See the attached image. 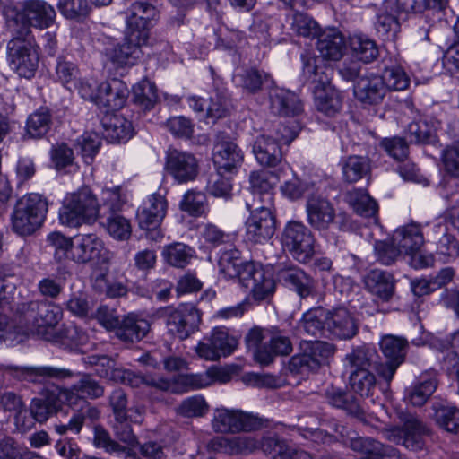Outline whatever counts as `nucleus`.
<instances>
[{
  "instance_id": "nucleus-1",
  "label": "nucleus",
  "mask_w": 459,
  "mask_h": 459,
  "mask_svg": "<svg viewBox=\"0 0 459 459\" xmlns=\"http://www.w3.org/2000/svg\"><path fill=\"white\" fill-rule=\"evenodd\" d=\"M22 313L21 321L25 325L26 334H36L50 342H59L67 338L78 345L84 343V337L79 334L75 326L68 328L65 334L56 330L62 317V310L54 304L32 301L23 307Z\"/></svg>"
},
{
  "instance_id": "nucleus-2",
  "label": "nucleus",
  "mask_w": 459,
  "mask_h": 459,
  "mask_svg": "<svg viewBox=\"0 0 459 459\" xmlns=\"http://www.w3.org/2000/svg\"><path fill=\"white\" fill-rule=\"evenodd\" d=\"M47 242L52 249L53 258L61 265L73 262L84 264L98 260L104 250V243L96 234H79L69 238L58 231H53L47 237Z\"/></svg>"
},
{
  "instance_id": "nucleus-3",
  "label": "nucleus",
  "mask_w": 459,
  "mask_h": 459,
  "mask_svg": "<svg viewBox=\"0 0 459 459\" xmlns=\"http://www.w3.org/2000/svg\"><path fill=\"white\" fill-rule=\"evenodd\" d=\"M303 76L313 85L316 108L327 117H333L342 108L341 93L331 84L333 69L323 58L309 53L302 54Z\"/></svg>"
},
{
  "instance_id": "nucleus-4",
  "label": "nucleus",
  "mask_w": 459,
  "mask_h": 459,
  "mask_svg": "<svg viewBox=\"0 0 459 459\" xmlns=\"http://www.w3.org/2000/svg\"><path fill=\"white\" fill-rule=\"evenodd\" d=\"M5 26L10 33L32 35L30 28L45 30L54 25L56 13L45 0H22L16 4H6L3 9Z\"/></svg>"
},
{
  "instance_id": "nucleus-5",
  "label": "nucleus",
  "mask_w": 459,
  "mask_h": 459,
  "mask_svg": "<svg viewBox=\"0 0 459 459\" xmlns=\"http://www.w3.org/2000/svg\"><path fill=\"white\" fill-rule=\"evenodd\" d=\"M259 447L273 459H312L307 452L293 448L274 437L258 441L252 436L218 437L207 444V448L211 451L230 455L251 453Z\"/></svg>"
},
{
  "instance_id": "nucleus-6",
  "label": "nucleus",
  "mask_w": 459,
  "mask_h": 459,
  "mask_svg": "<svg viewBox=\"0 0 459 459\" xmlns=\"http://www.w3.org/2000/svg\"><path fill=\"white\" fill-rule=\"evenodd\" d=\"M7 45L10 68L19 76L31 79L35 76L39 63V48L34 36L25 31V36L11 33Z\"/></svg>"
},
{
  "instance_id": "nucleus-7",
  "label": "nucleus",
  "mask_w": 459,
  "mask_h": 459,
  "mask_svg": "<svg viewBox=\"0 0 459 459\" xmlns=\"http://www.w3.org/2000/svg\"><path fill=\"white\" fill-rule=\"evenodd\" d=\"M99 213V204L88 187L65 196L59 210L58 218L62 225L79 227L93 222Z\"/></svg>"
},
{
  "instance_id": "nucleus-8",
  "label": "nucleus",
  "mask_w": 459,
  "mask_h": 459,
  "mask_svg": "<svg viewBox=\"0 0 459 459\" xmlns=\"http://www.w3.org/2000/svg\"><path fill=\"white\" fill-rule=\"evenodd\" d=\"M48 201L42 195L31 193L21 197L12 215V228L21 236L34 233L44 222Z\"/></svg>"
},
{
  "instance_id": "nucleus-9",
  "label": "nucleus",
  "mask_w": 459,
  "mask_h": 459,
  "mask_svg": "<svg viewBox=\"0 0 459 459\" xmlns=\"http://www.w3.org/2000/svg\"><path fill=\"white\" fill-rule=\"evenodd\" d=\"M281 243L283 249L300 263L309 262L316 253L314 235L301 221H290L285 224Z\"/></svg>"
},
{
  "instance_id": "nucleus-10",
  "label": "nucleus",
  "mask_w": 459,
  "mask_h": 459,
  "mask_svg": "<svg viewBox=\"0 0 459 459\" xmlns=\"http://www.w3.org/2000/svg\"><path fill=\"white\" fill-rule=\"evenodd\" d=\"M79 396L67 388L53 386L44 390L40 397H36L30 403L32 418L39 422H45L50 416L61 410L64 404L73 406Z\"/></svg>"
},
{
  "instance_id": "nucleus-11",
  "label": "nucleus",
  "mask_w": 459,
  "mask_h": 459,
  "mask_svg": "<svg viewBox=\"0 0 459 459\" xmlns=\"http://www.w3.org/2000/svg\"><path fill=\"white\" fill-rule=\"evenodd\" d=\"M291 172L289 164H281L275 172L258 170L251 173L249 177L254 201L252 204L246 202V206L251 210L252 206L256 204L273 205L274 195L273 188L281 178L287 176Z\"/></svg>"
},
{
  "instance_id": "nucleus-12",
  "label": "nucleus",
  "mask_w": 459,
  "mask_h": 459,
  "mask_svg": "<svg viewBox=\"0 0 459 459\" xmlns=\"http://www.w3.org/2000/svg\"><path fill=\"white\" fill-rule=\"evenodd\" d=\"M245 222V235L247 241L262 244L274 235L276 219L273 205L256 204Z\"/></svg>"
},
{
  "instance_id": "nucleus-13",
  "label": "nucleus",
  "mask_w": 459,
  "mask_h": 459,
  "mask_svg": "<svg viewBox=\"0 0 459 459\" xmlns=\"http://www.w3.org/2000/svg\"><path fill=\"white\" fill-rule=\"evenodd\" d=\"M301 352L290 359V367L301 373L316 371L328 363L333 355L332 344L320 341H303L300 343Z\"/></svg>"
},
{
  "instance_id": "nucleus-14",
  "label": "nucleus",
  "mask_w": 459,
  "mask_h": 459,
  "mask_svg": "<svg viewBox=\"0 0 459 459\" xmlns=\"http://www.w3.org/2000/svg\"><path fill=\"white\" fill-rule=\"evenodd\" d=\"M239 284L249 291L253 299L262 301L275 290V281L271 270L258 263H247L241 274Z\"/></svg>"
},
{
  "instance_id": "nucleus-15",
  "label": "nucleus",
  "mask_w": 459,
  "mask_h": 459,
  "mask_svg": "<svg viewBox=\"0 0 459 459\" xmlns=\"http://www.w3.org/2000/svg\"><path fill=\"white\" fill-rule=\"evenodd\" d=\"M157 16V9L152 4L142 0L134 3L126 14V32L128 33V39L148 42L150 30L154 25Z\"/></svg>"
},
{
  "instance_id": "nucleus-16",
  "label": "nucleus",
  "mask_w": 459,
  "mask_h": 459,
  "mask_svg": "<svg viewBox=\"0 0 459 459\" xmlns=\"http://www.w3.org/2000/svg\"><path fill=\"white\" fill-rule=\"evenodd\" d=\"M160 316L167 317L169 332L183 340L197 327L201 315L193 304H181L178 307H164L159 311Z\"/></svg>"
},
{
  "instance_id": "nucleus-17",
  "label": "nucleus",
  "mask_w": 459,
  "mask_h": 459,
  "mask_svg": "<svg viewBox=\"0 0 459 459\" xmlns=\"http://www.w3.org/2000/svg\"><path fill=\"white\" fill-rule=\"evenodd\" d=\"M403 428L386 425L383 429V436L389 441L403 444L409 449L418 450L423 446L422 437L426 433V428L411 415H399Z\"/></svg>"
},
{
  "instance_id": "nucleus-18",
  "label": "nucleus",
  "mask_w": 459,
  "mask_h": 459,
  "mask_svg": "<svg viewBox=\"0 0 459 459\" xmlns=\"http://www.w3.org/2000/svg\"><path fill=\"white\" fill-rule=\"evenodd\" d=\"M145 40L129 39L125 33L123 43H117L113 39H108L104 54L115 67H131L135 65L143 56V47L147 45Z\"/></svg>"
},
{
  "instance_id": "nucleus-19",
  "label": "nucleus",
  "mask_w": 459,
  "mask_h": 459,
  "mask_svg": "<svg viewBox=\"0 0 459 459\" xmlns=\"http://www.w3.org/2000/svg\"><path fill=\"white\" fill-rule=\"evenodd\" d=\"M282 130L283 132L277 140L272 139L264 134L256 137L253 146V152L256 160L261 165L269 168H276L283 164L281 162L280 143H290L295 139L296 134L287 126H283Z\"/></svg>"
},
{
  "instance_id": "nucleus-20",
  "label": "nucleus",
  "mask_w": 459,
  "mask_h": 459,
  "mask_svg": "<svg viewBox=\"0 0 459 459\" xmlns=\"http://www.w3.org/2000/svg\"><path fill=\"white\" fill-rule=\"evenodd\" d=\"M212 428L216 432L250 431L261 425L257 417L239 410L224 407L214 411Z\"/></svg>"
},
{
  "instance_id": "nucleus-21",
  "label": "nucleus",
  "mask_w": 459,
  "mask_h": 459,
  "mask_svg": "<svg viewBox=\"0 0 459 459\" xmlns=\"http://www.w3.org/2000/svg\"><path fill=\"white\" fill-rule=\"evenodd\" d=\"M210 377L204 373L179 375L169 379L159 375L147 374L145 385L175 394L209 386Z\"/></svg>"
},
{
  "instance_id": "nucleus-22",
  "label": "nucleus",
  "mask_w": 459,
  "mask_h": 459,
  "mask_svg": "<svg viewBox=\"0 0 459 459\" xmlns=\"http://www.w3.org/2000/svg\"><path fill=\"white\" fill-rule=\"evenodd\" d=\"M87 362L96 368L97 375L108 380L132 387H139L146 384L147 375L142 376L130 370L115 368L114 361L106 356H91L88 358Z\"/></svg>"
},
{
  "instance_id": "nucleus-23",
  "label": "nucleus",
  "mask_w": 459,
  "mask_h": 459,
  "mask_svg": "<svg viewBox=\"0 0 459 459\" xmlns=\"http://www.w3.org/2000/svg\"><path fill=\"white\" fill-rule=\"evenodd\" d=\"M379 345L383 354L389 361L385 364L379 363L377 372L380 377L390 381L403 360L407 342L402 337L387 334L382 337Z\"/></svg>"
},
{
  "instance_id": "nucleus-24",
  "label": "nucleus",
  "mask_w": 459,
  "mask_h": 459,
  "mask_svg": "<svg viewBox=\"0 0 459 459\" xmlns=\"http://www.w3.org/2000/svg\"><path fill=\"white\" fill-rule=\"evenodd\" d=\"M353 94L361 103L377 105L386 94V87L379 74L367 73L359 76L353 85Z\"/></svg>"
},
{
  "instance_id": "nucleus-25",
  "label": "nucleus",
  "mask_w": 459,
  "mask_h": 459,
  "mask_svg": "<svg viewBox=\"0 0 459 459\" xmlns=\"http://www.w3.org/2000/svg\"><path fill=\"white\" fill-rule=\"evenodd\" d=\"M306 213L308 224L316 230H328L335 219L333 204L318 195H312L307 198Z\"/></svg>"
},
{
  "instance_id": "nucleus-26",
  "label": "nucleus",
  "mask_w": 459,
  "mask_h": 459,
  "mask_svg": "<svg viewBox=\"0 0 459 459\" xmlns=\"http://www.w3.org/2000/svg\"><path fill=\"white\" fill-rule=\"evenodd\" d=\"M197 168V160L191 153L174 149L167 154L166 169L178 183L193 180Z\"/></svg>"
},
{
  "instance_id": "nucleus-27",
  "label": "nucleus",
  "mask_w": 459,
  "mask_h": 459,
  "mask_svg": "<svg viewBox=\"0 0 459 459\" xmlns=\"http://www.w3.org/2000/svg\"><path fill=\"white\" fill-rule=\"evenodd\" d=\"M127 92L126 84L120 80L103 82L98 85L95 104L100 108L106 109V114H110L109 111L119 109L125 105Z\"/></svg>"
},
{
  "instance_id": "nucleus-28",
  "label": "nucleus",
  "mask_w": 459,
  "mask_h": 459,
  "mask_svg": "<svg viewBox=\"0 0 459 459\" xmlns=\"http://www.w3.org/2000/svg\"><path fill=\"white\" fill-rule=\"evenodd\" d=\"M167 209L168 203L163 195H151L138 208L137 218L140 227L147 230L156 229L165 218Z\"/></svg>"
},
{
  "instance_id": "nucleus-29",
  "label": "nucleus",
  "mask_w": 459,
  "mask_h": 459,
  "mask_svg": "<svg viewBox=\"0 0 459 459\" xmlns=\"http://www.w3.org/2000/svg\"><path fill=\"white\" fill-rule=\"evenodd\" d=\"M244 155L233 142L218 143L213 149V162L217 171L235 173L241 166Z\"/></svg>"
},
{
  "instance_id": "nucleus-30",
  "label": "nucleus",
  "mask_w": 459,
  "mask_h": 459,
  "mask_svg": "<svg viewBox=\"0 0 459 459\" xmlns=\"http://www.w3.org/2000/svg\"><path fill=\"white\" fill-rule=\"evenodd\" d=\"M316 48L324 59L340 60L346 48L344 36L335 28L325 29L317 36Z\"/></svg>"
},
{
  "instance_id": "nucleus-31",
  "label": "nucleus",
  "mask_w": 459,
  "mask_h": 459,
  "mask_svg": "<svg viewBox=\"0 0 459 459\" xmlns=\"http://www.w3.org/2000/svg\"><path fill=\"white\" fill-rule=\"evenodd\" d=\"M326 331L341 339H349L357 333V325L350 312L344 307L327 311Z\"/></svg>"
},
{
  "instance_id": "nucleus-32",
  "label": "nucleus",
  "mask_w": 459,
  "mask_h": 459,
  "mask_svg": "<svg viewBox=\"0 0 459 459\" xmlns=\"http://www.w3.org/2000/svg\"><path fill=\"white\" fill-rule=\"evenodd\" d=\"M270 108L277 115L294 116L302 111V103L294 92L273 88L270 91Z\"/></svg>"
},
{
  "instance_id": "nucleus-33",
  "label": "nucleus",
  "mask_w": 459,
  "mask_h": 459,
  "mask_svg": "<svg viewBox=\"0 0 459 459\" xmlns=\"http://www.w3.org/2000/svg\"><path fill=\"white\" fill-rule=\"evenodd\" d=\"M350 446L352 450L368 459L396 458V451L394 448L384 446L380 442L370 437H351Z\"/></svg>"
},
{
  "instance_id": "nucleus-34",
  "label": "nucleus",
  "mask_w": 459,
  "mask_h": 459,
  "mask_svg": "<svg viewBox=\"0 0 459 459\" xmlns=\"http://www.w3.org/2000/svg\"><path fill=\"white\" fill-rule=\"evenodd\" d=\"M103 136L109 142H126L134 134L132 123L117 114H105L102 120Z\"/></svg>"
},
{
  "instance_id": "nucleus-35",
  "label": "nucleus",
  "mask_w": 459,
  "mask_h": 459,
  "mask_svg": "<svg viewBox=\"0 0 459 459\" xmlns=\"http://www.w3.org/2000/svg\"><path fill=\"white\" fill-rule=\"evenodd\" d=\"M247 263L243 262L240 252L232 245L226 246L220 250L218 268L220 273L226 279H237L239 282L244 267Z\"/></svg>"
},
{
  "instance_id": "nucleus-36",
  "label": "nucleus",
  "mask_w": 459,
  "mask_h": 459,
  "mask_svg": "<svg viewBox=\"0 0 459 459\" xmlns=\"http://www.w3.org/2000/svg\"><path fill=\"white\" fill-rule=\"evenodd\" d=\"M15 376L32 383H41L49 378L65 379L73 377V373L63 368L42 367H15Z\"/></svg>"
},
{
  "instance_id": "nucleus-37",
  "label": "nucleus",
  "mask_w": 459,
  "mask_h": 459,
  "mask_svg": "<svg viewBox=\"0 0 459 459\" xmlns=\"http://www.w3.org/2000/svg\"><path fill=\"white\" fill-rule=\"evenodd\" d=\"M150 323L135 315L125 317L116 329L117 337L125 342L142 340L150 331Z\"/></svg>"
},
{
  "instance_id": "nucleus-38",
  "label": "nucleus",
  "mask_w": 459,
  "mask_h": 459,
  "mask_svg": "<svg viewBox=\"0 0 459 459\" xmlns=\"http://www.w3.org/2000/svg\"><path fill=\"white\" fill-rule=\"evenodd\" d=\"M393 242L402 255H408L414 250L422 247L424 239L420 226L410 224L395 230Z\"/></svg>"
},
{
  "instance_id": "nucleus-39",
  "label": "nucleus",
  "mask_w": 459,
  "mask_h": 459,
  "mask_svg": "<svg viewBox=\"0 0 459 459\" xmlns=\"http://www.w3.org/2000/svg\"><path fill=\"white\" fill-rule=\"evenodd\" d=\"M437 386V373L434 370L422 373L418 382L406 395V400L414 406L423 405Z\"/></svg>"
},
{
  "instance_id": "nucleus-40",
  "label": "nucleus",
  "mask_w": 459,
  "mask_h": 459,
  "mask_svg": "<svg viewBox=\"0 0 459 459\" xmlns=\"http://www.w3.org/2000/svg\"><path fill=\"white\" fill-rule=\"evenodd\" d=\"M279 277L286 286L293 289L301 298L307 297L313 292L314 281L299 268L284 269L280 273Z\"/></svg>"
},
{
  "instance_id": "nucleus-41",
  "label": "nucleus",
  "mask_w": 459,
  "mask_h": 459,
  "mask_svg": "<svg viewBox=\"0 0 459 459\" xmlns=\"http://www.w3.org/2000/svg\"><path fill=\"white\" fill-rule=\"evenodd\" d=\"M366 288L383 300H388L394 293V281L390 273L381 270H372L365 277Z\"/></svg>"
},
{
  "instance_id": "nucleus-42",
  "label": "nucleus",
  "mask_w": 459,
  "mask_h": 459,
  "mask_svg": "<svg viewBox=\"0 0 459 459\" xmlns=\"http://www.w3.org/2000/svg\"><path fill=\"white\" fill-rule=\"evenodd\" d=\"M0 408L5 411L13 412L15 416V424L21 431H26L32 426L30 418L26 420L27 411L23 409L22 399L13 393L7 392L0 395Z\"/></svg>"
},
{
  "instance_id": "nucleus-43",
  "label": "nucleus",
  "mask_w": 459,
  "mask_h": 459,
  "mask_svg": "<svg viewBox=\"0 0 459 459\" xmlns=\"http://www.w3.org/2000/svg\"><path fill=\"white\" fill-rule=\"evenodd\" d=\"M266 338V332L259 327L252 328L246 336L247 349L252 351L254 359L262 366L273 362V354L268 351L267 345H262Z\"/></svg>"
},
{
  "instance_id": "nucleus-44",
  "label": "nucleus",
  "mask_w": 459,
  "mask_h": 459,
  "mask_svg": "<svg viewBox=\"0 0 459 459\" xmlns=\"http://www.w3.org/2000/svg\"><path fill=\"white\" fill-rule=\"evenodd\" d=\"M348 198L357 213L370 218L375 224L377 223L378 205L367 192L362 189H354L349 193Z\"/></svg>"
},
{
  "instance_id": "nucleus-45",
  "label": "nucleus",
  "mask_w": 459,
  "mask_h": 459,
  "mask_svg": "<svg viewBox=\"0 0 459 459\" xmlns=\"http://www.w3.org/2000/svg\"><path fill=\"white\" fill-rule=\"evenodd\" d=\"M352 56L364 63H370L378 56V49L374 40L363 35H353L349 40Z\"/></svg>"
},
{
  "instance_id": "nucleus-46",
  "label": "nucleus",
  "mask_w": 459,
  "mask_h": 459,
  "mask_svg": "<svg viewBox=\"0 0 459 459\" xmlns=\"http://www.w3.org/2000/svg\"><path fill=\"white\" fill-rule=\"evenodd\" d=\"M195 255V250L189 246L177 242L165 246L162 250L164 260L170 265L183 268L186 266Z\"/></svg>"
},
{
  "instance_id": "nucleus-47",
  "label": "nucleus",
  "mask_w": 459,
  "mask_h": 459,
  "mask_svg": "<svg viewBox=\"0 0 459 459\" xmlns=\"http://www.w3.org/2000/svg\"><path fill=\"white\" fill-rule=\"evenodd\" d=\"M342 177L347 182H357L370 170V164L362 156H350L341 162Z\"/></svg>"
},
{
  "instance_id": "nucleus-48",
  "label": "nucleus",
  "mask_w": 459,
  "mask_h": 459,
  "mask_svg": "<svg viewBox=\"0 0 459 459\" xmlns=\"http://www.w3.org/2000/svg\"><path fill=\"white\" fill-rule=\"evenodd\" d=\"M346 359L351 365V370L369 369L372 367L377 369L379 365L377 362V351L368 345L355 348L351 353L347 354Z\"/></svg>"
},
{
  "instance_id": "nucleus-49",
  "label": "nucleus",
  "mask_w": 459,
  "mask_h": 459,
  "mask_svg": "<svg viewBox=\"0 0 459 459\" xmlns=\"http://www.w3.org/2000/svg\"><path fill=\"white\" fill-rule=\"evenodd\" d=\"M404 13L403 10H386L385 3L383 10L377 16V30L386 38H394L399 31V14Z\"/></svg>"
},
{
  "instance_id": "nucleus-50",
  "label": "nucleus",
  "mask_w": 459,
  "mask_h": 459,
  "mask_svg": "<svg viewBox=\"0 0 459 459\" xmlns=\"http://www.w3.org/2000/svg\"><path fill=\"white\" fill-rule=\"evenodd\" d=\"M56 80L68 91H73V88L78 83L80 76L79 68L75 64L66 60L64 57H59L56 66Z\"/></svg>"
},
{
  "instance_id": "nucleus-51",
  "label": "nucleus",
  "mask_w": 459,
  "mask_h": 459,
  "mask_svg": "<svg viewBox=\"0 0 459 459\" xmlns=\"http://www.w3.org/2000/svg\"><path fill=\"white\" fill-rule=\"evenodd\" d=\"M375 376L368 368L351 370L350 385L360 396L368 397L375 388Z\"/></svg>"
},
{
  "instance_id": "nucleus-52",
  "label": "nucleus",
  "mask_w": 459,
  "mask_h": 459,
  "mask_svg": "<svg viewBox=\"0 0 459 459\" xmlns=\"http://www.w3.org/2000/svg\"><path fill=\"white\" fill-rule=\"evenodd\" d=\"M105 226L108 235L116 240L126 241L131 237V221L123 215L111 214L107 218Z\"/></svg>"
},
{
  "instance_id": "nucleus-53",
  "label": "nucleus",
  "mask_w": 459,
  "mask_h": 459,
  "mask_svg": "<svg viewBox=\"0 0 459 459\" xmlns=\"http://www.w3.org/2000/svg\"><path fill=\"white\" fill-rule=\"evenodd\" d=\"M210 339L211 345L214 346L221 357L230 355L238 346V340L225 327H215Z\"/></svg>"
},
{
  "instance_id": "nucleus-54",
  "label": "nucleus",
  "mask_w": 459,
  "mask_h": 459,
  "mask_svg": "<svg viewBox=\"0 0 459 459\" xmlns=\"http://www.w3.org/2000/svg\"><path fill=\"white\" fill-rule=\"evenodd\" d=\"M325 319L326 310L316 308L304 314L301 327L308 334L316 336L326 331Z\"/></svg>"
},
{
  "instance_id": "nucleus-55",
  "label": "nucleus",
  "mask_w": 459,
  "mask_h": 459,
  "mask_svg": "<svg viewBox=\"0 0 459 459\" xmlns=\"http://www.w3.org/2000/svg\"><path fill=\"white\" fill-rule=\"evenodd\" d=\"M50 121L49 111L40 108L29 117L26 125L27 134L33 138L43 136L49 128Z\"/></svg>"
},
{
  "instance_id": "nucleus-56",
  "label": "nucleus",
  "mask_w": 459,
  "mask_h": 459,
  "mask_svg": "<svg viewBox=\"0 0 459 459\" xmlns=\"http://www.w3.org/2000/svg\"><path fill=\"white\" fill-rule=\"evenodd\" d=\"M328 403L336 408L344 409L351 414L359 416L362 413V409L355 402L351 394H345L341 389L332 387L326 393Z\"/></svg>"
},
{
  "instance_id": "nucleus-57",
  "label": "nucleus",
  "mask_w": 459,
  "mask_h": 459,
  "mask_svg": "<svg viewBox=\"0 0 459 459\" xmlns=\"http://www.w3.org/2000/svg\"><path fill=\"white\" fill-rule=\"evenodd\" d=\"M57 8L66 19L81 20L90 13V5L87 0H59Z\"/></svg>"
},
{
  "instance_id": "nucleus-58",
  "label": "nucleus",
  "mask_w": 459,
  "mask_h": 459,
  "mask_svg": "<svg viewBox=\"0 0 459 459\" xmlns=\"http://www.w3.org/2000/svg\"><path fill=\"white\" fill-rule=\"evenodd\" d=\"M438 125L429 126L426 120L413 122L409 126L410 142L418 143H432L436 139Z\"/></svg>"
},
{
  "instance_id": "nucleus-59",
  "label": "nucleus",
  "mask_w": 459,
  "mask_h": 459,
  "mask_svg": "<svg viewBox=\"0 0 459 459\" xmlns=\"http://www.w3.org/2000/svg\"><path fill=\"white\" fill-rule=\"evenodd\" d=\"M133 96L135 102L151 108L157 100L156 87L151 81L143 79L133 86Z\"/></svg>"
},
{
  "instance_id": "nucleus-60",
  "label": "nucleus",
  "mask_w": 459,
  "mask_h": 459,
  "mask_svg": "<svg viewBox=\"0 0 459 459\" xmlns=\"http://www.w3.org/2000/svg\"><path fill=\"white\" fill-rule=\"evenodd\" d=\"M380 77L384 81L386 91H403L408 87L410 82L406 73L400 66L385 68Z\"/></svg>"
},
{
  "instance_id": "nucleus-61",
  "label": "nucleus",
  "mask_w": 459,
  "mask_h": 459,
  "mask_svg": "<svg viewBox=\"0 0 459 459\" xmlns=\"http://www.w3.org/2000/svg\"><path fill=\"white\" fill-rule=\"evenodd\" d=\"M437 423L449 432L459 430V410L454 406H440L435 410Z\"/></svg>"
},
{
  "instance_id": "nucleus-62",
  "label": "nucleus",
  "mask_w": 459,
  "mask_h": 459,
  "mask_svg": "<svg viewBox=\"0 0 459 459\" xmlns=\"http://www.w3.org/2000/svg\"><path fill=\"white\" fill-rule=\"evenodd\" d=\"M94 286L109 298H118L127 293V287L124 282L113 279L110 275H100L96 278Z\"/></svg>"
},
{
  "instance_id": "nucleus-63",
  "label": "nucleus",
  "mask_w": 459,
  "mask_h": 459,
  "mask_svg": "<svg viewBox=\"0 0 459 459\" xmlns=\"http://www.w3.org/2000/svg\"><path fill=\"white\" fill-rule=\"evenodd\" d=\"M208 411V405L201 395L185 399L178 408V413L187 418L201 417Z\"/></svg>"
},
{
  "instance_id": "nucleus-64",
  "label": "nucleus",
  "mask_w": 459,
  "mask_h": 459,
  "mask_svg": "<svg viewBox=\"0 0 459 459\" xmlns=\"http://www.w3.org/2000/svg\"><path fill=\"white\" fill-rule=\"evenodd\" d=\"M442 167L451 177L459 178V145L446 146L441 154Z\"/></svg>"
}]
</instances>
